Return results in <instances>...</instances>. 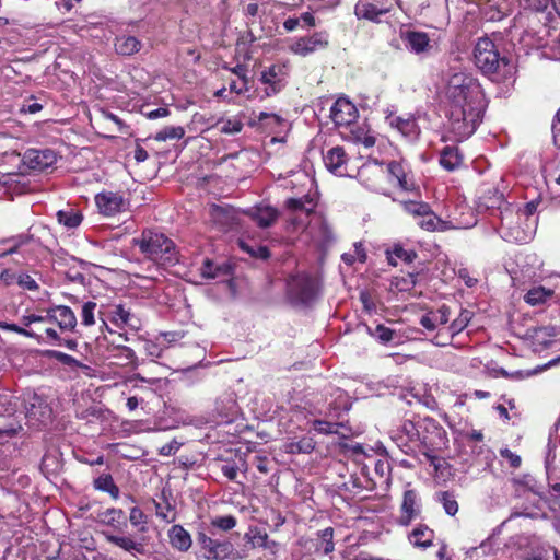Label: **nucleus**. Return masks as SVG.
Returning a JSON list of instances; mask_svg holds the SVG:
<instances>
[{
    "label": "nucleus",
    "instance_id": "59",
    "mask_svg": "<svg viewBox=\"0 0 560 560\" xmlns=\"http://www.w3.org/2000/svg\"><path fill=\"white\" fill-rule=\"evenodd\" d=\"M164 348H166V346L162 345L160 339L156 341H147L144 346L147 354L152 358H160Z\"/></svg>",
    "mask_w": 560,
    "mask_h": 560
},
{
    "label": "nucleus",
    "instance_id": "29",
    "mask_svg": "<svg viewBox=\"0 0 560 560\" xmlns=\"http://www.w3.org/2000/svg\"><path fill=\"white\" fill-rule=\"evenodd\" d=\"M450 318V308L445 305L441 306L436 311L424 314L420 324L428 330H434L440 325H445Z\"/></svg>",
    "mask_w": 560,
    "mask_h": 560
},
{
    "label": "nucleus",
    "instance_id": "24",
    "mask_svg": "<svg viewBox=\"0 0 560 560\" xmlns=\"http://www.w3.org/2000/svg\"><path fill=\"white\" fill-rule=\"evenodd\" d=\"M107 318L118 328L129 327L137 330L140 327L139 319L120 304L108 311Z\"/></svg>",
    "mask_w": 560,
    "mask_h": 560
},
{
    "label": "nucleus",
    "instance_id": "58",
    "mask_svg": "<svg viewBox=\"0 0 560 560\" xmlns=\"http://www.w3.org/2000/svg\"><path fill=\"white\" fill-rule=\"evenodd\" d=\"M229 89L231 92H234L236 94H244L249 90L248 79L246 78V75L242 74L241 79L232 80L229 83Z\"/></svg>",
    "mask_w": 560,
    "mask_h": 560
},
{
    "label": "nucleus",
    "instance_id": "35",
    "mask_svg": "<svg viewBox=\"0 0 560 560\" xmlns=\"http://www.w3.org/2000/svg\"><path fill=\"white\" fill-rule=\"evenodd\" d=\"M112 357L116 360V364L120 366L132 365L133 368H136L138 365V358L135 351L129 347H115Z\"/></svg>",
    "mask_w": 560,
    "mask_h": 560
},
{
    "label": "nucleus",
    "instance_id": "37",
    "mask_svg": "<svg viewBox=\"0 0 560 560\" xmlns=\"http://www.w3.org/2000/svg\"><path fill=\"white\" fill-rule=\"evenodd\" d=\"M211 218L214 222L223 226H229L234 222L235 211L230 207L214 205L211 207Z\"/></svg>",
    "mask_w": 560,
    "mask_h": 560
},
{
    "label": "nucleus",
    "instance_id": "31",
    "mask_svg": "<svg viewBox=\"0 0 560 560\" xmlns=\"http://www.w3.org/2000/svg\"><path fill=\"white\" fill-rule=\"evenodd\" d=\"M387 171L389 175L396 179L398 186L406 190L410 191L413 189L415 185L409 178L408 174L406 173V170L404 165L399 162H390L387 166Z\"/></svg>",
    "mask_w": 560,
    "mask_h": 560
},
{
    "label": "nucleus",
    "instance_id": "47",
    "mask_svg": "<svg viewBox=\"0 0 560 560\" xmlns=\"http://www.w3.org/2000/svg\"><path fill=\"white\" fill-rule=\"evenodd\" d=\"M122 517L124 511L115 508L107 509L100 514V521L113 527H118Z\"/></svg>",
    "mask_w": 560,
    "mask_h": 560
},
{
    "label": "nucleus",
    "instance_id": "36",
    "mask_svg": "<svg viewBox=\"0 0 560 560\" xmlns=\"http://www.w3.org/2000/svg\"><path fill=\"white\" fill-rule=\"evenodd\" d=\"M93 486L96 490L107 492L115 500L119 498V488L116 486L112 475L109 474L98 476L94 480Z\"/></svg>",
    "mask_w": 560,
    "mask_h": 560
},
{
    "label": "nucleus",
    "instance_id": "9",
    "mask_svg": "<svg viewBox=\"0 0 560 560\" xmlns=\"http://www.w3.org/2000/svg\"><path fill=\"white\" fill-rule=\"evenodd\" d=\"M397 446L405 453H410L412 444L428 443V438L420 436L418 428V418L415 420H405L392 436Z\"/></svg>",
    "mask_w": 560,
    "mask_h": 560
},
{
    "label": "nucleus",
    "instance_id": "5",
    "mask_svg": "<svg viewBox=\"0 0 560 560\" xmlns=\"http://www.w3.org/2000/svg\"><path fill=\"white\" fill-rule=\"evenodd\" d=\"M472 56L475 66L485 75L493 80L499 75L501 69L508 65L506 58L500 55L497 45L488 37L477 40Z\"/></svg>",
    "mask_w": 560,
    "mask_h": 560
},
{
    "label": "nucleus",
    "instance_id": "49",
    "mask_svg": "<svg viewBox=\"0 0 560 560\" xmlns=\"http://www.w3.org/2000/svg\"><path fill=\"white\" fill-rule=\"evenodd\" d=\"M402 208L406 212L413 215L416 219H419L425 211L430 208L428 203L422 201H404Z\"/></svg>",
    "mask_w": 560,
    "mask_h": 560
},
{
    "label": "nucleus",
    "instance_id": "12",
    "mask_svg": "<svg viewBox=\"0 0 560 560\" xmlns=\"http://www.w3.org/2000/svg\"><path fill=\"white\" fill-rule=\"evenodd\" d=\"M95 203L105 217H114L128 209L129 202L119 192L102 191L95 196Z\"/></svg>",
    "mask_w": 560,
    "mask_h": 560
},
{
    "label": "nucleus",
    "instance_id": "10",
    "mask_svg": "<svg viewBox=\"0 0 560 560\" xmlns=\"http://www.w3.org/2000/svg\"><path fill=\"white\" fill-rule=\"evenodd\" d=\"M197 542L207 560H225L234 550L231 541L214 539L202 532L198 533Z\"/></svg>",
    "mask_w": 560,
    "mask_h": 560
},
{
    "label": "nucleus",
    "instance_id": "14",
    "mask_svg": "<svg viewBox=\"0 0 560 560\" xmlns=\"http://www.w3.org/2000/svg\"><path fill=\"white\" fill-rule=\"evenodd\" d=\"M22 161L30 170L43 172L57 162V154L51 149H28L24 152Z\"/></svg>",
    "mask_w": 560,
    "mask_h": 560
},
{
    "label": "nucleus",
    "instance_id": "13",
    "mask_svg": "<svg viewBox=\"0 0 560 560\" xmlns=\"http://www.w3.org/2000/svg\"><path fill=\"white\" fill-rule=\"evenodd\" d=\"M390 7L385 0H359L354 7V14L359 20L380 23L381 16L387 14Z\"/></svg>",
    "mask_w": 560,
    "mask_h": 560
},
{
    "label": "nucleus",
    "instance_id": "32",
    "mask_svg": "<svg viewBox=\"0 0 560 560\" xmlns=\"http://www.w3.org/2000/svg\"><path fill=\"white\" fill-rule=\"evenodd\" d=\"M231 268L229 265H214L212 260L205 259L200 273L203 279H217L230 275Z\"/></svg>",
    "mask_w": 560,
    "mask_h": 560
},
{
    "label": "nucleus",
    "instance_id": "4",
    "mask_svg": "<svg viewBox=\"0 0 560 560\" xmlns=\"http://www.w3.org/2000/svg\"><path fill=\"white\" fill-rule=\"evenodd\" d=\"M132 245L137 246L147 259L156 265H175L178 261L175 243L161 232L144 230L140 236L132 238Z\"/></svg>",
    "mask_w": 560,
    "mask_h": 560
},
{
    "label": "nucleus",
    "instance_id": "15",
    "mask_svg": "<svg viewBox=\"0 0 560 560\" xmlns=\"http://www.w3.org/2000/svg\"><path fill=\"white\" fill-rule=\"evenodd\" d=\"M421 515V505L418 494L415 490L408 489L404 492L400 505V514L397 523L401 526H408Z\"/></svg>",
    "mask_w": 560,
    "mask_h": 560
},
{
    "label": "nucleus",
    "instance_id": "28",
    "mask_svg": "<svg viewBox=\"0 0 560 560\" xmlns=\"http://www.w3.org/2000/svg\"><path fill=\"white\" fill-rule=\"evenodd\" d=\"M168 537L172 547L178 551H187L191 547V536L182 525H173Z\"/></svg>",
    "mask_w": 560,
    "mask_h": 560
},
{
    "label": "nucleus",
    "instance_id": "54",
    "mask_svg": "<svg viewBox=\"0 0 560 560\" xmlns=\"http://www.w3.org/2000/svg\"><path fill=\"white\" fill-rule=\"evenodd\" d=\"M18 285L20 288H22L23 290H28V291H36L39 288L36 280L31 275H28L27 272H24V271L19 272Z\"/></svg>",
    "mask_w": 560,
    "mask_h": 560
},
{
    "label": "nucleus",
    "instance_id": "16",
    "mask_svg": "<svg viewBox=\"0 0 560 560\" xmlns=\"http://www.w3.org/2000/svg\"><path fill=\"white\" fill-rule=\"evenodd\" d=\"M357 117L358 109L348 98H338L330 108V118L338 127L350 126Z\"/></svg>",
    "mask_w": 560,
    "mask_h": 560
},
{
    "label": "nucleus",
    "instance_id": "51",
    "mask_svg": "<svg viewBox=\"0 0 560 560\" xmlns=\"http://www.w3.org/2000/svg\"><path fill=\"white\" fill-rule=\"evenodd\" d=\"M211 526L228 532L236 526V518L232 515L217 516L211 520Z\"/></svg>",
    "mask_w": 560,
    "mask_h": 560
},
{
    "label": "nucleus",
    "instance_id": "52",
    "mask_svg": "<svg viewBox=\"0 0 560 560\" xmlns=\"http://www.w3.org/2000/svg\"><path fill=\"white\" fill-rule=\"evenodd\" d=\"M245 538L248 539V541L252 542L253 547H261V546H268V535L265 532H261L258 528L250 529L246 535Z\"/></svg>",
    "mask_w": 560,
    "mask_h": 560
},
{
    "label": "nucleus",
    "instance_id": "42",
    "mask_svg": "<svg viewBox=\"0 0 560 560\" xmlns=\"http://www.w3.org/2000/svg\"><path fill=\"white\" fill-rule=\"evenodd\" d=\"M436 500L443 505L446 514L454 516L458 511V503L454 493L450 491H442L436 493Z\"/></svg>",
    "mask_w": 560,
    "mask_h": 560
},
{
    "label": "nucleus",
    "instance_id": "30",
    "mask_svg": "<svg viewBox=\"0 0 560 560\" xmlns=\"http://www.w3.org/2000/svg\"><path fill=\"white\" fill-rule=\"evenodd\" d=\"M140 48V40L131 35H122L115 40V50L121 56H131L138 52Z\"/></svg>",
    "mask_w": 560,
    "mask_h": 560
},
{
    "label": "nucleus",
    "instance_id": "48",
    "mask_svg": "<svg viewBox=\"0 0 560 560\" xmlns=\"http://www.w3.org/2000/svg\"><path fill=\"white\" fill-rule=\"evenodd\" d=\"M238 244H240L241 249L243 252L249 254L252 257L260 258V259H266L269 257V250L266 246H261V245L254 246V245L248 244L244 240H240Z\"/></svg>",
    "mask_w": 560,
    "mask_h": 560
},
{
    "label": "nucleus",
    "instance_id": "62",
    "mask_svg": "<svg viewBox=\"0 0 560 560\" xmlns=\"http://www.w3.org/2000/svg\"><path fill=\"white\" fill-rule=\"evenodd\" d=\"M52 357L57 361H59L60 363H62L65 365L80 366V362L75 358H73V357H71V355H69L67 353H63V352H60V351H54L52 352Z\"/></svg>",
    "mask_w": 560,
    "mask_h": 560
},
{
    "label": "nucleus",
    "instance_id": "63",
    "mask_svg": "<svg viewBox=\"0 0 560 560\" xmlns=\"http://www.w3.org/2000/svg\"><path fill=\"white\" fill-rule=\"evenodd\" d=\"M18 276H19V272H15L11 269H4L0 273V280L2 281L3 284L9 287V285L18 284Z\"/></svg>",
    "mask_w": 560,
    "mask_h": 560
},
{
    "label": "nucleus",
    "instance_id": "1",
    "mask_svg": "<svg viewBox=\"0 0 560 560\" xmlns=\"http://www.w3.org/2000/svg\"><path fill=\"white\" fill-rule=\"evenodd\" d=\"M448 131L455 141H464L475 133L482 120L487 104L480 83L471 74H450L445 88Z\"/></svg>",
    "mask_w": 560,
    "mask_h": 560
},
{
    "label": "nucleus",
    "instance_id": "7",
    "mask_svg": "<svg viewBox=\"0 0 560 560\" xmlns=\"http://www.w3.org/2000/svg\"><path fill=\"white\" fill-rule=\"evenodd\" d=\"M287 290L293 303L308 304L318 295L319 282L317 278L308 273L298 272L288 279Z\"/></svg>",
    "mask_w": 560,
    "mask_h": 560
},
{
    "label": "nucleus",
    "instance_id": "3",
    "mask_svg": "<svg viewBox=\"0 0 560 560\" xmlns=\"http://www.w3.org/2000/svg\"><path fill=\"white\" fill-rule=\"evenodd\" d=\"M476 211L478 213H489L493 219L491 224L497 233L504 240H517L510 230V224L513 222V210L510 205L504 200V195L497 187H489L479 196Z\"/></svg>",
    "mask_w": 560,
    "mask_h": 560
},
{
    "label": "nucleus",
    "instance_id": "19",
    "mask_svg": "<svg viewBox=\"0 0 560 560\" xmlns=\"http://www.w3.org/2000/svg\"><path fill=\"white\" fill-rule=\"evenodd\" d=\"M418 428L420 431V436H425L430 441L428 443L420 444L428 447L439 445L445 436L444 429L434 419L429 417H418Z\"/></svg>",
    "mask_w": 560,
    "mask_h": 560
},
{
    "label": "nucleus",
    "instance_id": "53",
    "mask_svg": "<svg viewBox=\"0 0 560 560\" xmlns=\"http://www.w3.org/2000/svg\"><path fill=\"white\" fill-rule=\"evenodd\" d=\"M345 455L359 459L362 456H366V452L362 444L349 442L341 445Z\"/></svg>",
    "mask_w": 560,
    "mask_h": 560
},
{
    "label": "nucleus",
    "instance_id": "23",
    "mask_svg": "<svg viewBox=\"0 0 560 560\" xmlns=\"http://www.w3.org/2000/svg\"><path fill=\"white\" fill-rule=\"evenodd\" d=\"M324 163L327 170L338 176L346 175L347 155L341 147H334L324 155Z\"/></svg>",
    "mask_w": 560,
    "mask_h": 560
},
{
    "label": "nucleus",
    "instance_id": "22",
    "mask_svg": "<svg viewBox=\"0 0 560 560\" xmlns=\"http://www.w3.org/2000/svg\"><path fill=\"white\" fill-rule=\"evenodd\" d=\"M246 214L261 229L271 226L279 218V211L268 205L255 206Z\"/></svg>",
    "mask_w": 560,
    "mask_h": 560
},
{
    "label": "nucleus",
    "instance_id": "43",
    "mask_svg": "<svg viewBox=\"0 0 560 560\" xmlns=\"http://www.w3.org/2000/svg\"><path fill=\"white\" fill-rule=\"evenodd\" d=\"M416 257L417 254L415 253V250L405 249L400 245L394 246L393 250L388 253L389 264L394 266L397 265L396 258L410 264L416 259Z\"/></svg>",
    "mask_w": 560,
    "mask_h": 560
},
{
    "label": "nucleus",
    "instance_id": "60",
    "mask_svg": "<svg viewBox=\"0 0 560 560\" xmlns=\"http://www.w3.org/2000/svg\"><path fill=\"white\" fill-rule=\"evenodd\" d=\"M129 521L132 526L144 525L147 523V516L142 510L138 506H133L130 510Z\"/></svg>",
    "mask_w": 560,
    "mask_h": 560
},
{
    "label": "nucleus",
    "instance_id": "25",
    "mask_svg": "<svg viewBox=\"0 0 560 560\" xmlns=\"http://www.w3.org/2000/svg\"><path fill=\"white\" fill-rule=\"evenodd\" d=\"M51 417V409L40 397L34 396L26 407V418L30 421H36L39 424H46Z\"/></svg>",
    "mask_w": 560,
    "mask_h": 560
},
{
    "label": "nucleus",
    "instance_id": "56",
    "mask_svg": "<svg viewBox=\"0 0 560 560\" xmlns=\"http://www.w3.org/2000/svg\"><path fill=\"white\" fill-rule=\"evenodd\" d=\"M338 423H332L326 420H315L313 422L314 431L322 434H331L337 432Z\"/></svg>",
    "mask_w": 560,
    "mask_h": 560
},
{
    "label": "nucleus",
    "instance_id": "45",
    "mask_svg": "<svg viewBox=\"0 0 560 560\" xmlns=\"http://www.w3.org/2000/svg\"><path fill=\"white\" fill-rule=\"evenodd\" d=\"M185 136V129L182 126H167L156 132V141L179 140Z\"/></svg>",
    "mask_w": 560,
    "mask_h": 560
},
{
    "label": "nucleus",
    "instance_id": "41",
    "mask_svg": "<svg viewBox=\"0 0 560 560\" xmlns=\"http://www.w3.org/2000/svg\"><path fill=\"white\" fill-rule=\"evenodd\" d=\"M30 240L31 238L27 235H16L0 241V243L9 245L8 249L0 254V257H5L8 255L19 253L20 248L26 245L30 242Z\"/></svg>",
    "mask_w": 560,
    "mask_h": 560
},
{
    "label": "nucleus",
    "instance_id": "61",
    "mask_svg": "<svg viewBox=\"0 0 560 560\" xmlns=\"http://www.w3.org/2000/svg\"><path fill=\"white\" fill-rule=\"evenodd\" d=\"M520 1L522 3H524V8L530 9V10H534L537 12L545 11L550 3V0H520Z\"/></svg>",
    "mask_w": 560,
    "mask_h": 560
},
{
    "label": "nucleus",
    "instance_id": "20",
    "mask_svg": "<svg viewBox=\"0 0 560 560\" xmlns=\"http://www.w3.org/2000/svg\"><path fill=\"white\" fill-rule=\"evenodd\" d=\"M400 38L405 43L406 48L416 54H425L431 49V39L424 32L404 31L400 32Z\"/></svg>",
    "mask_w": 560,
    "mask_h": 560
},
{
    "label": "nucleus",
    "instance_id": "46",
    "mask_svg": "<svg viewBox=\"0 0 560 560\" xmlns=\"http://www.w3.org/2000/svg\"><path fill=\"white\" fill-rule=\"evenodd\" d=\"M551 295V290H547L544 287H535L526 293L524 299L530 305H538L544 303Z\"/></svg>",
    "mask_w": 560,
    "mask_h": 560
},
{
    "label": "nucleus",
    "instance_id": "2",
    "mask_svg": "<svg viewBox=\"0 0 560 560\" xmlns=\"http://www.w3.org/2000/svg\"><path fill=\"white\" fill-rule=\"evenodd\" d=\"M284 207V237L289 244L313 243L319 249H326L334 242V233L326 219L315 210L317 199L314 195L288 198Z\"/></svg>",
    "mask_w": 560,
    "mask_h": 560
},
{
    "label": "nucleus",
    "instance_id": "6",
    "mask_svg": "<svg viewBox=\"0 0 560 560\" xmlns=\"http://www.w3.org/2000/svg\"><path fill=\"white\" fill-rule=\"evenodd\" d=\"M462 217L443 221L429 208L423 215L417 219V224L425 231H445L448 229H469L477 224L472 211L466 207L460 208Z\"/></svg>",
    "mask_w": 560,
    "mask_h": 560
},
{
    "label": "nucleus",
    "instance_id": "40",
    "mask_svg": "<svg viewBox=\"0 0 560 560\" xmlns=\"http://www.w3.org/2000/svg\"><path fill=\"white\" fill-rule=\"evenodd\" d=\"M285 448L291 454H310L315 448V441L311 436H303L299 441L288 443Z\"/></svg>",
    "mask_w": 560,
    "mask_h": 560
},
{
    "label": "nucleus",
    "instance_id": "34",
    "mask_svg": "<svg viewBox=\"0 0 560 560\" xmlns=\"http://www.w3.org/2000/svg\"><path fill=\"white\" fill-rule=\"evenodd\" d=\"M369 334L377 339L383 345L398 343L400 336L398 332L382 324L377 325L374 329L368 327Z\"/></svg>",
    "mask_w": 560,
    "mask_h": 560
},
{
    "label": "nucleus",
    "instance_id": "39",
    "mask_svg": "<svg viewBox=\"0 0 560 560\" xmlns=\"http://www.w3.org/2000/svg\"><path fill=\"white\" fill-rule=\"evenodd\" d=\"M217 127L221 133L236 135L242 131L244 124L240 116L221 118L217 121Z\"/></svg>",
    "mask_w": 560,
    "mask_h": 560
},
{
    "label": "nucleus",
    "instance_id": "38",
    "mask_svg": "<svg viewBox=\"0 0 560 560\" xmlns=\"http://www.w3.org/2000/svg\"><path fill=\"white\" fill-rule=\"evenodd\" d=\"M57 221L67 229L78 228L82 222V214L74 209L59 210L56 214Z\"/></svg>",
    "mask_w": 560,
    "mask_h": 560
},
{
    "label": "nucleus",
    "instance_id": "8",
    "mask_svg": "<svg viewBox=\"0 0 560 560\" xmlns=\"http://www.w3.org/2000/svg\"><path fill=\"white\" fill-rule=\"evenodd\" d=\"M289 75V68L284 63H273L261 71L259 81L265 86V96H272L281 92Z\"/></svg>",
    "mask_w": 560,
    "mask_h": 560
},
{
    "label": "nucleus",
    "instance_id": "26",
    "mask_svg": "<svg viewBox=\"0 0 560 560\" xmlns=\"http://www.w3.org/2000/svg\"><path fill=\"white\" fill-rule=\"evenodd\" d=\"M105 537L108 542L132 555H143L145 552V545L142 541L135 540L130 536L105 534Z\"/></svg>",
    "mask_w": 560,
    "mask_h": 560
},
{
    "label": "nucleus",
    "instance_id": "50",
    "mask_svg": "<svg viewBox=\"0 0 560 560\" xmlns=\"http://www.w3.org/2000/svg\"><path fill=\"white\" fill-rule=\"evenodd\" d=\"M97 304L93 301H88L82 305L81 319L82 325L92 326L95 324V310Z\"/></svg>",
    "mask_w": 560,
    "mask_h": 560
},
{
    "label": "nucleus",
    "instance_id": "55",
    "mask_svg": "<svg viewBox=\"0 0 560 560\" xmlns=\"http://www.w3.org/2000/svg\"><path fill=\"white\" fill-rule=\"evenodd\" d=\"M16 404L7 393H0V416L12 415L15 411Z\"/></svg>",
    "mask_w": 560,
    "mask_h": 560
},
{
    "label": "nucleus",
    "instance_id": "64",
    "mask_svg": "<svg viewBox=\"0 0 560 560\" xmlns=\"http://www.w3.org/2000/svg\"><path fill=\"white\" fill-rule=\"evenodd\" d=\"M552 135L555 144L560 149V109L557 112L556 119L552 124Z\"/></svg>",
    "mask_w": 560,
    "mask_h": 560
},
{
    "label": "nucleus",
    "instance_id": "33",
    "mask_svg": "<svg viewBox=\"0 0 560 560\" xmlns=\"http://www.w3.org/2000/svg\"><path fill=\"white\" fill-rule=\"evenodd\" d=\"M440 164L447 171H454L462 164V155L456 147H445L440 156Z\"/></svg>",
    "mask_w": 560,
    "mask_h": 560
},
{
    "label": "nucleus",
    "instance_id": "17",
    "mask_svg": "<svg viewBox=\"0 0 560 560\" xmlns=\"http://www.w3.org/2000/svg\"><path fill=\"white\" fill-rule=\"evenodd\" d=\"M385 172L383 167L377 164H364L359 173V179L360 182L370 190L385 194V190L380 184V180L384 178Z\"/></svg>",
    "mask_w": 560,
    "mask_h": 560
},
{
    "label": "nucleus",
    "instance_id": "18",
    "mask_svg": "<svg viewBox=\"0 0 560 560\" xmlns=\"http://www.w3.org/2000/svg\"><path fill=\"white\" fill-rule=\"evenodd\" d=\"M385 120L392 128H395L407 138L416 139L420 133L416 118L410 114L399 116L394 113H389L386 115Z\"/></svg>",
    "mask_w": 560,
    "mask_h": 560
},
{
    "label": "nucleus",
    "instance_id": "57",
    "mask_svg": "<svg viewBox=\"0 0 560 560\" xmlns=\"http://www.w3.org/2000/svg\"><path fill=\"white\" fill-rule=\"evenodd\" d=\"M319 536L323 540L324 553L328 555V553L332 552L334 551V541H332L334 529L331 527H327L319 533Z\"/></svg>",
    "mask_w": 560,
    "mask_h": 560
},
{
    "label": "nucleus",
    "instance_id": "21",
    "mask_svg": "<svg viewBox=\"0 0 560 560\" xmlns=\"http://www.w3.org/2000/svg\"><path fill=\"white\" fill-rule=\"evenodd\" d=\"M49 322H56L62 331H73L77 326L74 312L66 305H57L48 310Z\"/></svg>",
    "mask_w": 560,
    "mask_h": 560
},
{
    "label": "nucleus",
    "instance_id": "44",
    "mask_svg": "<svg viewBox=\"0 0 560 560\" xmlns=\"http://www.w3.org/2000/svg\"><path fill=\"white\" fill-rule=\"evenodd\" d=\"M472 317V314L470 311L463 310L457 318H455L451 325L447 327L448 335L451 337H454L458 335L460 331L464 330V328L468 325Z\"/></svg>",
    "mask_w": 560,
    "mask_h": 560
},
{
    "label": "nucleus",
    "instance_id": "27",
    "mask_svg": "<svg viewBox=\"0 0 560 560\" xmlns=\"http://www.w3.org/2000/svg\"><path fill=\"white\" fill-rule=\"evenodd\" d=\"M409 542L417 548L430 547L434 539V532L427 525L419 524L408 535Z\"/></svg>",
    "mask_w": 560,
    "mask_h": 560
},
{
    "label": "nucleus",
    "instance_id": "11",
    "mask_svg": "<svg viewBox=\"0 0 560 560\" xmlns=\"http://www.w3.org/2000/svg\"><path fill=\"white\" fill-rule=\"evenodd\" d=\"M329 44V35L325 31L315 32L310 36L296 39L291 46L290 50L299 56L305 57L315 51L327 48Z\"/></svg>",
    "mask_w": 560,
    "mask_h": 560
}]
</instances>
